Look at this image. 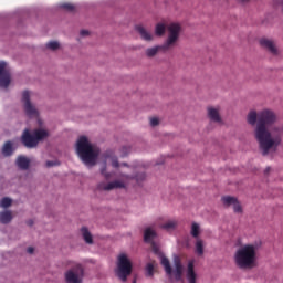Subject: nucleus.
<instances>
[{"instance_id":"f257e3e1","label":"nucleus","mask_w":283,"mask_h":283,"mask_svg":"<svg viewBox=\"0 0 283 283\" xmlns=\"http://www.w3.org/2000/svg\"><path fill=\"white\" fill-rule=\"evenodd\" d=\"M277 120L275 112L265 108L258 113V123L254 129V137L259 143V149L262 156H269L271 153L277 151V147L282 145L283 126H273Z\"/></svg>"},{"instance_id":"f03ea898","label":"nucleus","mask_w":283,"mask_h":283,"mask_svg":"<svg viewBox=\"0 0 283 283\" xmlns=\"http://www.w3.org/2000/svg\"><path fill=\"white\" fill-rule=\"evenodd\" d=\"M76 154L84 165L94 167L96 160H98L101 150L92 146L86 136H81L76 143Z\"/></svg>"},{"instance_id":"7ed1b4c3","label":"nucleus","mask_w":283,"mask_h":283,"mask_svg":"<svg viewBox=\"0 0 283 283\" xmlns=\"http://www.w3.org/2000/svg\"><path fill=\"white\" fill-rule=\"evenodd\" d=\"M181 30H182V28L180 27L179 23H176V22L170 23L167 27L168 36H167L165 43L161 45H158V46L147 49L146 55L149 59H151V57L156 56L158 54V52H160V50H163L164 52H168V50L176 48L178 40L180 39Z\"/></svg>"},{"instance_id":"20e7f679","label":"nucleus","mask_w":283,"mask_h":283,"mask_svg":"<svg viewBox=\"0 0 283 283\" xmlns=\"http://www.w3.org/2000/svg\"><path fill=\"white\" fill-rule=\"evenodd\" d=\"M258 260V245L245 244L237 250L234 262L239 269H253Z\"/></svg>"},{"instance_id":"39448f33","label":"nucleus","mask_w":283,"mask_h":283,"mask_svg":"<svg viewBox=\"0 0 283 283\" xmlns=\"http://www.w3.org/2000/svg\"><path fill=\"white\" fill-rule=\"evenodd\" d=\"M44 138H48V132L43 129H35L33 134L30 133V129H24L21 142L24 145V147H28V149H32L39 145L40 140H43Z\"/></svg>"},{"instance_id":"423d86ee","label":"nucleus","mask_w":283,"mask_h":283,"mask_svg":"<svg viewBox=\"0 0 283 283\" xmlns=\"http://www.w3.org/2000/svg\"><path fill=\"white\" fill-rule=\"evenodd\" d=\"M132 275V261L126 254H120L117 262V276L122 282H127V277Z\"/></svg>"},{"instance_id":"0eeeda50","label":"nucleus","mask_w":283,"mask_h":283,"mask_svg":"<svg viewBox=\"0 0 283 283\" xmlns=\"http://www.w3.org/2000/svg\"><path fill=\"white\" fill-rule=\"evenodd\" d=\"M22 102L24 103V112L29 118H36L39 116V111L36 107L30 102V91H24L22 93Z\"/></svg>"},{"instance_id":"6e6552de","label":"nucleus","mask_w":283,"mask_h":283,"mask_svg":"<svg viewBox=\"0 0 283 283\" xmlns=\"http://www.w3.org/2000/svg\"><path fill=\"white\" fill-rule=\"evenodd\" d=\"M150 245H151V250L155 253V255H158V258L160 260V264H161V266H164L167 275H171L172 270H171V263L169 262V259L167 256H165V254L163 253V251H160V248H158L156 242H151Z\"/></svg>"},{"instance_id":"1a4fd4ad","label":"nucleus","mask_w":283,"mask_h":283,"mask_svg":"<svg viewBox=\"0 0 283 283\" xmlns=\"http://www.w3.org/2000/svg\"><path fill=\"white\" fill-rule=\"evenodd\" d=\"M221 201L224 209H229V207H232L234 213H243L242 203L238 201V198L224 196L221 198Z\"/></svg>"},{"instance_id":"9d476101","label":"nucleus","mask_w":283,"mask_h":283,"mask_svg":"<svg viewBox=\"0 0 283 283\" xmlns=\"http://www.w3.org/2000/svg\"><path fill=\"white\" fill-rule=\"evenodd\" d=\"M10 71L7 69L6 62H0V87H10Z\"/></svg>"},{"instance_id":"9b49d317","label":"nucleus","mask_w":283,"mask_h":283,"mask_svg":"<svg viewBox=\"0 0 283 283\" xmlns=\"http://www.w3.org/2000/svg\"><path fill=\"white\" fill-rule=\"evenodd\" d=\"M260 45L273 56H277V46H275V42L269 38H261Z\"/></svg>"},{"instance_id":"f8f14e48","label":"nucleus","mask_w":283,"mask_h":283,"mask_svg":"<svg viewBox=\"0 0 283 283\" xmlns=\"http://www.w3.org/2000/svg\"><path fill=\"white\" fill-rule=\"evenodd\" d=\"M125 187V184H123V181H118L115 180L113 182H101L97 186V189H99V191H112V189H123Z\"/></svg>"},{"instance_id":"ddd939ff","label":"nucleus","mask_w":283,"mask_h":283,"mask_svg":"<svg viewBox=\"0 0 283 283\" xmlns=\"http://www.w3.org/2000/svg\"><path fill=\"white\" fill-rule=\"evenodd\" d=\"M76 272L69 270L65 273V281L67 283H81V279H78V273H83V268L81 265H76Z\"/></svg>"},{"instance_id":"4468645a","label":"nucleus","mask_w":283,"mask_h":283,"mask_svg":"<svg viewBox=\"0 0 283 283\" xmlns=\"http://www.w3.org/2000/svg\"><path fill=\"white\" fill-rule=\"evenodd\" d=\"M174 264H175V280L179 282V280H182V261L180 260V256L174 258Z\"/></svg>"},{"instance_id":"2eb2a0df","label":"nucleus","mask_w":283,"mask_h":283,"mask_svg":"<svg viewBox=\"0 0 283 283\" xmlns=\"http://www.w3.org/2000/svg\"><path fill=\"white\" fill-rule=\"evenodd\" d=\"M208 117L212 123H222V117H220V111L218 108L209 107Z\"/></svg>"},{"instance_id":"dca6fc26","label":"nucleus","mask_w":283,"mask_h":283,"mask_svg":"<svg viewBox=\"0 0 283 283\" xmlns=\"http://www.w3.org/2000/svg\"><path fill=\"white\" fill-rule=\"evenodd\" d=\"M135 30L140 34L144 41H154V35L143 25H137Z\"/></svg>"},{"instance_id":"f3484780","label":"nucleus","mask_w":283,"mask_h":283,"mask_svg":"<svg viewBox=\"0 0 283 283\" xmlns=\"http://www.w3.org/2000/svg\"><path fill=\"white\" fill-rule=\"evenodd\" d=\"M186 277L188 280V283H196V280L198 276L196 274V271L193 270V261H190L188 263V270H187Z\"/></svg>"},{"instance_id":"a211bd4d","label":"nucleus","mask_w":283,"mask_h":283,"mask_svg":"<svg viewBox=\"0 0 283 283\" xmlns=\"http://www.w3.org/2000/svg\"><path fill=\"white\" fill-rule=\"evenodd\" d=\"M15 163L19 169H23L24 171L30 169V159L25 156H19Z\"/></svg>"},{"instance_id":"6ab92c4d","label":"nucleus","mask_w":283,"mask_h":283,"mask_svg":"<svg viewBox=\"0 0 283 283\" xmlns=\"http://www.w3.org/2000/svg\"><path fill=\"white\" fill-rule=\"evenodd\" d=\"M156 231H154L151 228H147L144 231V242H147L148 244H151L154 240H156Z\"/></svg>"},{"instance_id":"aec40b11","label":"nucleus","mask_w":283,"mask_h":283,"mask_svg":"<svg viewBox=\"0 0 283 283\" xmlns=\"http://www.w3.org/2000/svg\"><path fill=\"white\" fill-rule=\"evenodd\" d=\"M1 153L6 157L12 156L14 154V148L12 147V142H6L2 146Z\"/></svg>"},{"instance_id":"412c9836","label":"nucleus","mask_w":283,"mask_h":283,"mask_svg":"<svg viewBox=\"0 0 283 283\" xmlns=\"http://www.w3.org/2000/svg\"><path fill=\"white\" fill-rule=\"evenodd\" d=\"M81 232H82V238L86 242V244H94V239L92 237V233L86 227H83L81 229Z\"/></svg>"},{"instance_id":"4be33fe9","label":"nucleus","mask_w":283,"mask_h":283,"mask_svg":"<svg viewBox=\"0 0 283 283\" xmlns=\"http://www.w3.org/2000/svg\"><path fill=\"white\" fill-rule=\"evenodd\" d=\"M0 222L1 224H9V222H12V212L10 211L0 212Z\"/></svg>"},{"instance_id":"5701e85b","label":"nucleus","mask_w":283,"mask_h":283,"mask_svg":"<svg viewBox=\"0 0 283 283\" xmlns=\"http://www.w3.org/2000/svg\"><path fill=\"white\" fill-rule=\"evenodd\" d=\"M156 261H153L150 263L146 264L145 271H146V277H151L154 273L156 272Z\"/></svg>"},{"instance_id":"b1692460","label":"nucleus","mask_w":283,"mask_h":283,"mask_svg":"<svg viewBox=\"0 0 283 283\" xmlns=\"http://www.w3.org/2000/svg\"><path fill=\"white\" fill-rule=\"evenodd\" d=\"M195 248L197 255H205V242L202 239H197Z\"/></svg>"},{"instance_id":"393cba45","label":"nucleus","mask_w":283,"mask_h":283,"mask_svg":"<svg viewBox=\"0 0 283 283\" xmlns=\"http://www.w3.org/2000/svg\"><path fill=\"white\" fill-rule=\"evenodd\" d=\"M247 120H248L249 125L254 126L255 123H258V112L250 111L248 116H247Z\"/></svg>"},{"instance_id":"a878e982","label":"nucleus","mask_w":283,"mask_h":283,"mask_svg":"<svg viewBox=\"0 0 283 283\" xmlns=\"http://www.w3.org/2000/svg\"><path fill=\"white\" fill-rule=\"evenodd\" d=\"M166 30H167V27L165 25V23H157L155 27V34L157 36H163Z\"/></svg>"},{"instance_id":"bb28decb","label":"nucleus","mask_w":283,"mask_h":283,"mask_svg":"<svg viewBox=\"0 0 283 283\" xmlns=\"http://www.w3.org/2000/svg\"><path fill=\"white\" fill-rule=\"evenodd\" d=\"M190 234L192 235V238H198V235H200V224H198L197 222H193L191 224Z\"/></svg>"},{"instance_id":"cd10ccee","label":"nucleus","mask_w":283,"mask_h":283,"mask_svg":"<svg viewBox=\"0 0 283 283\" xmlns=\"http://www.w3.org/2000/svg\"><path fill=\"white\" fill-rule=\"evenodd\" d=\"M60 8H62V10H66V12H74V10H76V7L70 2L60 4Z\"/></svg>"},{"instance_id":"c85d7f7f","label":"nucleus","mask_w":283,"mask_h":283,"mask_svg":"<svg viewBox=\"0 0 283 283\" xmlns=\"http://www.w3.org/2000/svg\"><path fill=\"white\" fill-rule=\"evenodd\" d=\"M0 207H2V209H8V207H12V199L8 197L2 198L0 201Z\"/></svg>"},{"instance_id":"c756f323","label":"nucleus","mask_w":283,"mask_h":283,"mask_svg":"<svg viewBox=\"0 0 283 283\" xmlns=\"http://www.w3.org/2000/svg\"><path fill=\"white\" fill-rule=\"evenodd\" d=\"M176 221H168L161 226V229H165L166 231H171V229H176Z\"/></svg>"},{"instance_id":"7c9ffc66","label":"nucleus","mask_w":283,"mask_h":283,"mask_svg":"<svg viewBox=\"0 0 283 283\" xmlns=\"http://www.w3.org/2000/svg\"><path fill=\"white\" fill-rule=\"evenodd\" d=\"M46 48H48L49 50H59L60 44H59V42H56V41H52V42H49V43L46 44Z\"/></svg>"},{"instance_id":"2f4dec72","label":"nucleus","mask_w":283,"mask_h":283,"mask_svg":"<svg viewBox=\"0 0 283 283\" xmlns=\"http://www.w3.org/2000/svg\"><path fill=\"white\" fill-rule=\"evenodd\" d=\"M101 174H102L103 177L106 178V180H109V178H112V174L107 172V166H104L101 169Z\"/></svg>"},{"instance_id":"473e14b6","label":"nucleus","mask_w":283,"mask_h":283,"mask_svg":"<svg viewBox=\"0 0 283 283\" xmlns=\"http://www.w3.org/2000/svg\"><path fill=\"white\" fill-rule=\"evenodd\" d=\"M112 166L115 167V169H118L120 167V164L118 163L117 157L112 158Z\"/></svg>"},{"instance_id":"72a5a7b5","label":"nucleus","mask_w":283,"mask_h":283,"mask_svg":"<svg viewBox=\"0 0 283 283\" xmlns=\"http://www.w3.org/2000/svg\"><path fill=\"white\" fill-rule=\"evenodd\" d=\"M159 120H158V118L157 117H153V118H150V125H151V127H156V126H158L159 125Z\"/></svg>"},{"instance_id":"f704fd0d","label":"nucleus","mask_w":283,"mask_h":283,"mask_svg":"<svg viewBox=\"0 0 283 283\" xmlns=\"http://www.w3.org/2000/svg\"><path fill=\"white\" fill-rule=\"evenodd\" d=\"M122 151H123V156H127L129 154V147H123Z\"/></svg>"},{"instance_id":"c9c22d12","label":"nucleus","mask_w":283,"mask_h":283,"mask_svg":"<svg viewBox=\"0 0 283 283\" xmlns=\"http://www.w3.org/2000/svg\"><path fill=\"white\" fill-rule=\"evenodd\" d=\"M80 34H81V36H87V35H90V31H87V30H82V31L80 32Z\"/></svg>"},{"instance_id":"e433bc0d","label":"nucleus","mask_w":283,"mask_h":283,"mask_svg":"<svg viewBox=\"0 0 283 283\" xmlns=\"http://www.w3.org/2000/svg\"><path fill=\"white\" fill-rule=\"evenodd\" d=\"M56 166V161H46V167H54Z\"/></svg>"},{"instance_id":"4c0bfd02","label":"nucleus","mask_w":283,"mask_h":283,"mask_svg":"<svg viewBox=\"0 0 283 283\" xmlns=\"http://www.w3.org/2000/svg\"><path fill=\"white\" fill-rule=\"evenodd\" d=\"M270 172H271V167H266L264 170L265 176H269Z\"/></svg>"},{"instance_id":"58836bf2","label":"nucleus","mask_w":283,"mask_h":283,"mask_svg":"<svg viewBox=\"0 0 283 283\" xmlns=\"http://www.w3.org/2000/svg\"><path fill=\"white\" fill-rule=\"evenodd\" d=\"M27 252L30 253V254H32V253H34V249H33L32 247H29V248L27 249Z\"/></svg>"},{"instance_id":"ea45409f","label":"nucleus","mask_w":283,"mask_h":283,"mask_svg":"<svg viewBox=\"0 0 283 283\" xmlns=\"http://www.w3.org/2000/svg\"><path fill=\"white\" fill-rule=\"evenodd\" d=\"M27 224H28L29 227H32V224H34V221H33V220H29V221H27Z\"/></svg>"},{"instance_id":"a19ab883","label":"nucleus","mask_w":283,"mask_h":283,"mask_svg":"<svg viewBox=\"0 0 283 283\" xmlns=\"http://www.w3.org/2000/svg\"><path fill=\"white\" fill-rule=\"evenodd\" d=\"M133 283H136V280H134Z\"/></svg>"},{"instance_id":"79ce46f5","label":"nucleus","mask_w":283,"mask_h":283,"mask_svg":"<svg viewBox=\"0 0 283 283\" xmlns=\"http://www.w3.org/2000/svg\"><path fill=\"white\" fill-rule=\"evenodd\" d=\"M241 1H249V0H241Z\"/></svg>"}]
</instances>
